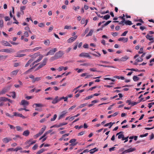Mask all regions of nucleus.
<instances>
[{"label":"nucleus","instance_id":"nucleus-58","mask_svg":"<svg viewBox=\"0 0 154 154\" xmlns=\"http://www.w3.org/2000/svg\"><path fill=\"white\" fill-rule=\"evenodd\" d=\"M8 126H9L10 127V128L11 129H15V127L13 125H10L9 124H8Z\"/></svg>","mask_w":154,"mask_h":154},{"label":"nucleus","instance_id":"nucleus-53","mask_svg":"<svg viewBox=\"0 0 154 154\" xmlns=\"http://www.w3.org/2000/svg\"><path fill=\"white\" fill-rule=\"evenodd\" d=\"M22 51L25 52H30V51L32 52V49H25L24 50H23Z\"/></svg>","mask_w":154,"mask_h":154},{"label":"nucleus","instance_id":"nucleus-21","mask_svg":"<svg viewBox=\"0 0 154 154\" xmlns=\"http://www.w3.org/2000/svg\"><path fill=\"white\" fill-rule=\"evenodd\" d=\"M46 128V126L44 125L43 127L41 129L40 131L38 133H39V134H40L41 135L43 133L44 131L45 130Z\"/></svg>","mask_w":154,"mask_h":154},{"label":"nucleus","instance_id":"nucleus-41","mask_svg":"<svg viewBox=\"0 0 154 154\" xmlns=\"http://www.w3.org/2000/svg\"><path fill=\"white\" fill-rule=\"evenodd\" d=\"M87 103H83L80 105L77 108L78 109L80 108H82L84 106H86L87 105Z\"/></svg>","mask_w":154,"mask_h":154},{"label":"nucleus","instance_id":"nucleus-40","mask_svg":"<svg viewBox=\"0 0 154 154\" xmlns=\"http://www.w3.org/2000/svg\"><path fill=\"white\" fill-rule=\"evenodd\" d=\"M91 65L89 63H85L83 64H82L80 65L81 66H93V65Z\"/></svg>","mask_w":154,"mask_h":154},{"label":"nucleus","instance_id":"nucleus-31","mask_svg":"<svg viewBox=\"0 0 154 154\" xmlns=\"http://www.w3.org/2000/svg\"><path fill=\"white\" fill-rule=\"evenodd\" d=\"M33 61V60L32 59H30L27 62V63L25 65V67H28L29 64Z\"/></svg>","mask_w":154,"mask_h":154},{"label":"nucleus","instance_id":"nucleus-45","mask_svg":"<svg viewBox=\"0 0 154 154\" xmlns=\"http://www.w3.org/2000/svg\"><path fill=\"white\" fill-rule=\"evenodd\" d=\"M22 149V148L20 147H17L15 149H14V151L17 152L18 150Z\"/></svg>","mask_w":154,"mask_h":154},{"label":"nucleus","instance_id":"nucleus-10","mask_svg":"<svg viewBox=\"0 0 154 154\" xmlns=\"http://www.w3.org/2000/svg\"><path fill=\"white\" fill-rule=\"evenodd\" d=\"M136 150V149L135 148H130L124 151L125 153H127L130 152H132Z\"/></svg>","mask_w":154,"mask_h":154},{"label":"nucleus","instance_id":"nucleus-24","mask_svg":"<svg viewBox=\"0 0 154 154\" xmlns=\"http://www.w3.org/2000/svg\"><path fill=\"white\" fill-rule=\"evenodd\" d=\"M42 79V77H36L35 78H34V79L32 80V82L34 83L35 81H39L41 80Z\"/></svg>","mask_w":154,"mask_h":154},{"label":"nucleus","instance_id":"nucleus-51","mask_svg":"<svg viewBox=\"0 0 154 154\" xmlns=\"http://www.w3.org/2000/svg\"><path fill=\"white\" fill-rule=\"evenodd\" d=\"M17 138H20V139L21 138V137L19 135H16L13 138V139L14 140H16Z\"/></svg>","mask_w":154,"mask_h":154},{"label":"nucleus","instance_id":"nucleus-33","mask_svg":"<svg viewBox=\"0 0 154 154\" xmlns=\"http://www.w3.org/2000/svg\"><path fill=\"white\" fill-rule=\"evenodd\" d=\"M8 99L5 97H0V102L3 101H6Z\"/></svg>","mask_w":154,"mask_h":154},{"label":"nucleus","instance_id":"nucleus-38","mask_svg":"<svg viewBox=\"0 0 154 154\" xmlns=\"http://www.w3.org/2000/svg\"><path fill=\"white\" fill-rule=\"evenodd\" d=\"M67 124V123L63 122V123H60L58 125H57V127L59 128V127L62 126L66 125Z\"/></svg>","mask_w":154,"mask_h":154},{"label":"nucleus","instance_id":"nucleus-15","mask_svg":"<svg viewBox=\"0 0 154 154\" xmlns=\"http://www.w3.org/2000/svg\"><path fill=\"white\" fill-rule=\"evenodd\" d=\"M118 41H123L124 42H128V38H124V37H122L119 38L118 39Z\"/></svg>","mask_w":154,"mask_h":154},{"label":"nucleus","instance_id":"nucleus-56","mask_svg":"<svg viewBox=\"0 0 154 154\" xmlns=\"http://www.w3.org/2000/svg\"><path fill=\"white\" fill-rule=\"evenodd\" d=\"M29 34L27 32H25L24 33V36L26 37H28L29 36Z\"/></svg>","mask_w":154,"mask_h":154},{"label":"nucleus","instance_id":"nucleus-46","mask_svg":"<svg viewBox=\"0 0 154 154\" xmlns=\"http://www.w3.org/2000/svg\"><path fill=\"white\" fill-rule=\"evenodd\" d=\"M124 135L122 134H120L118 136V138L119 139H120L122 138V139L124 137Z\"/></svg>","mask_w":154,"mask_h":154},{"label":"nucleus","instance_id":"nucleus-5","mask_svg":"<svg viewBox=\"0 0 154 154\" xmlns=\"http://www.w3.org/2000/svg\"><path fill=\"white\" fill-rule=\"evenodd\" d=\"M14 51V50L11 48L10 49H4L0 50V52H5L8 53L12 52Z\"/></svg>","mask_w":154,"mask_h":154},{"label":"nucleus","instance_id":"nucleus-47","mask_svg":"<svg viewBox=\"0 0 154 154\" xmlns=\"http://www.w3.org/2000/svg\"><path fill=\"white\" fill-rule=\"evenodd\" d=\"M3 20H0V28H2L3 26Z\"/></svg>","mask_w":154,"mask_h":154},{"label":"nucleus","instance_id":"nucleus-22","mask_svg":"<svg viewBox=\"0 0 154 154\" xmlns=\"http://www.w3.org/2000/svg\"><path fill=\"white\" fill-rule=\"evenodd\" d=\"M7 91V89L5 88L2 89V90L0 91V95L4 94Z\"/></svg>","mask_w":154,"mask_h":154},{"label":"nucleus","instance_id":"nucleus-30","mask_svg":"<svg viewBox=\"0 0 154 154\" xmlns=\"http://www.w3.org/2000/svg\"><path fill=\"white\" fill-rule=\"evenodd\" d=\"M8 56H3L2 55H0V60H5L7 57Z\"/></svg>","mask_w":154,"mask_h":154},{"label":"nucleus","instance_id":"nucleus-55","mask_svg":"<svg viewBox=\"0 0 154 154\" xmlns=\"http://www.w3.org/2000/svg\"><path fill=\"white\" fill-rule=\"evenodd\" d=\"M111 22V20H109L107 22L105 23L103 26V27H104L105 26H107L109 23H110Z\"/></svg>","mask_w":154,"mask_h":154},{"label":"nucleus","instance_id":"nucleus-4","mask_svg":"<svg viewBox=\"0 0 154 154\" xmlns=\"http://www.w3.org/2000/svg\"><path fill=\"white\" fill-rule=\"evenodd\" d=\"M57 51V49L56 48L52 49L47 53L46 56H48L49 55H53Z\"/></svg>","mask_w":154,"mask_h":154},{"label":"nucleus","instance_id":"nucleus-3","mask_svg":"<svg viewBox=\"0 0 154 154\" xmlns=\"http://www.w3.org/2000/svg\"><path fill=\"white\" fill-rule=\"evenodd\" d=\"M80 57H87L89 59H91V56L88 53L82 52L81 53L79 56Z\"/></svg>","mask_w":154,"mask_h":154},{"label":"nucleus","instance_id":"nucleus-57","mask_svg":"<svg viewBox=\"0 0 154 154\" xmlns=\"http://www.w3.org/2000/svg\"><path fill=\"white\" fill-rule=\"evenodd\" d=\"M139 103V102H131V105L132 106H134L137 104Z\"/></svg>","mask_w":154,"mask_h":154},{"label":"nucleus","instance_id":"nucleus-34","mask_svg":"<svg viewBox=\"0 0 154 154\" xmlns=\"http://www.w3.org/2000/svg\"><path fill=\"white\" fill-rule=\"evenodd\" d=\"M125 24L127 25H131L132 24L131 21L130 20H126L125 22Z\"/></svg>","mask_w":154,"mask_h":154},{"label":"nucleus","instance_id":"nucleus-50","mask_svg":"<svg viewBox=\"0 0 154 154\" xmlns=\"http://www.w3.org/2000/svg\"><path fill=\"white\" fill-rule=\"evenodd\" d=\"M16 128L17 131H22L23 130L22 128L20 126H17Z\"/></svg>","mask_w":154,"mask_h":154},{"label":"nucleus","instance_id":"nucleus-49","mask_svg":"<svg viewBox=\"0 0 154 154\" xmlns=\"http://www.w3.org/2000/svg\"><path fill=\"white\" fill-rule=\"evenodd\" d=\"M38 26L40 27H44L45 26V24L42 23H40L38 24Z\"/></svg>","mask_w":154,"mask_h":154},{"label":"nucleus","instance_id":"nucleus-12","mask_svg":"<svg viewBox=\"0 0 154 154\" xmlns=\"http://www.w3.org/2000/svg\"><path fill=\"white\" fill-rule=\"evenodd\" d=\"M19 70L18 69H16L15 70H14V71L10 73V75L11 77H13L14 76H15L16 75L18 72H19Z\"/></svg>","mask_w":154,"mask_h":154},{"label":"nucleus","instance_id":"nucleus-29","mask_svg":"<svg viewBox=\"0 0 154 154\" xmlns=\"http://www.w3.org/2000/svg\"><path fill=\"white\" fill-rule=\"evenodd\" d=\"M50 43V40L48 39L44 41V43L46 45H49Z\"/></svg>","mask_w":154,"mask_h":154},{"label":"nucleus","instance_id":"nucleus-14","mask_svg":"<svg viewBox=\"0 0 154 154\" xmlns=\"http://www.w3.org/2000/svg\"><path fill=\"white\" fill-rule=\"evenodd\" d=\"M67 113V112L66 111H64L62 112L61 114L60 115L59 117V119H62L63 117L65 114Z\"/></svg>","mask_w":154,"mask_h":154},{"label":"nucleus","instance_id":"nucleus-39","mask_svg":"<svg viewBox=\"0 0 154 154\" xmlns=\"http://www.w3.org/2000/svg\"><path fill=\"white\" fill-rule=\"evenodd\" d=\"M96 68H91L89 69V70L91 71H92V72H100L99 71H97L96 70Z\"/></svg>","mask_w":154,"mask_h":154},{"label":"nucleus","instance_id":"nucleus-2","mask_svg":"<svg viewBox=\"0 0 154 154\" xmlns=\"http://www.w3.org/2000/svg\"><path fill=\"white\" fill-rule=\"evenodd\" d=\"M47 59L46 58H45L43 60L42 63H39L40 65L36 69V70H37L45 66L46 65L47 63Z\"/></svg>","mask_w":154,"mask_h":154},{"label":"nucleus","instance_id":"nucleus-59","mask_svg":"<svg viewBox=\"0 0 154 154\" xmlns=\"http://www.w3.org/2000/svg\"><path fill=\"white\" fill-rule=\"evenodd\" d=\"M93 97V96L92 95H90V96H89L86 97L85 99L86 100H88V99H90L92 98Z\"/></svg>","mask_w":154,"mask_h":154},{"label":"nucleus","instance_id":"nucleus-52","mask_svg":"<svg viewBox=\"0 0 154 154\" xmlns=\"http://www.w3.org/2000/svg\"><path fill=\"white\" fill-rule=\"evenodd\" d=\"M38 147V145L37 144H35L34 146L32 147V149L33 150H35L37 149V147Z\"/></svg>","mask_w":154,"mask_h":154},{"label":"nucleus","instance_id":"nucleus-27","mask_svg":"<svg viewBox=\"0 0 154 154\" xmlns=\"http://www.w3.org/2000/svg\"><path fill=\"white\" fill-rule=\"evenodd\" d=\"M14 116H17L20 117L22 118H24V116H23V115L19 113L18 114L16 112H14Z\"/></svg>","mask_w":154,"mask_h":154},{"label":"nucleus","instance_id":"nucleus-18","mask_svg":"<svg viewBox=\"0 0 154 154\" xmlns=\"http://www.w3.org/2000/svg\"><path fill=\"white\" fill-rule=\"evenodd\" d=\"M30 132L29 130L25 131L23 133V135L25 136H28Z\"/></svg>","mask_w":154,"mask_h":154},{"label":"nucleus","instance_id":"nucleus-11","mask_svg":"<svg viewBox=\"0 0 154 154\" xmlns=\"http://www.w3.org/2000/svg\"><path fill=\"white\" fill-rule=\"evenodd\" d=\"M29 104V102L24 100H22L20 103V105H23L24 106H27Z\"/></svg>","mask_w":154,"mask_h":154},{"label":"nucleus","instance_id":"nucleus-17","mask_svg":"<svg viewBox=\"0 0 154 154\" xmlns=\"http://www.w3.org/2000/svg\"><path fill=\"white\" fill-rule=\"evenodd\" d=\"M146 38L149 41L153 40L154 38L152 35H150L149 34H147L146 36Z\"/></svg>","mask_w":154,"mask_h":154},{"label":"nucleus","instance_id":"nucleus-44","mask_svg":"<svg viewBox=\"0 0 154 154\" xmlns=\"http://www.w3.org/2000/svg\"><path fill=\"white\" fill-rule=\"evenodd\" d=\"M41 48H42L40 47H36V48H34L33 49H32V52H33V51H36L38 50L41 49Z\"/></svg>","mask_w":154,"mask_h":154},{"label":"nucleus","instance_id":"nucleus-42","mask_svg":"<svg viewBox=\"0 0 154 154\" xmlns=\"http://www.w3.org/2000/svg\"><path fill=\"white\" fill-rule=\"evenodd\" d=\"M45 151L44 149H42L37 152L36 154H40L43 152Z\"/></svg>","mask_w":154,"mask_h":154},{"label":"nucleus","instance_id":"nucleus-9","mask_svg":"<svg viewBox=\"0 0 154 154\" xmlns=\"http://www.w3.org/2000/svg\"><path fill=\"white\" fill-rule=\"evenodd\" d=\"M77 38V36L75 35L74 37H72L70 38L67 40V42L68 43H71L74 41Z\"/></svg>","mask_w":154,"mask_h":154},{"label":"nucleus","instance_id":"nucleus-16","mask_svg":"<svg viewBox=\"0 0 154 154\" xmlns=\"http://www.w3.org/2000/svg\"><path fill=\"white\" fill-rule=\"evenodd\" d=\"M68 69V67L67 66L64 67L62 66L58 68V70L60 72L63 69L64 70H66L67 69Z\"/></svg>","mask_w":154,"mask_h":154},{"label":"nucleus","instance_id":"nucleus-6","mask_svg":"<svg viewBox=\"0 0 154 154\" xmlns=\"http://www.w3.org/2000/svg\"><path fill=\"white\" fill-rule=\"evenodd\" d=\"M12 140V139L10 137H6L3 139L2 141L3 142L5 143H7L9 142Z\"/></svg>","mask_w":154,"mask_h":154},{"label":"nucleus","instance_id":"nucleus-48","mask_svg":"<svg viewBox=\"0 0 154 154\" xmlns=\"http://www.w3.org/2000/svg\"><path fill=\"white\" fill-rule=\"evenodd\" d=\"M57 117V115L56 114H54V116L53 118H51V121H54L55 119H56Z\"/></svg>","mask_w":154,"mask_h":154},{"label":"nucleus","instance_id":"nucleus-1","mask_svg":"<svg viewBox=\"0 0 154 154\" xmlns=\"http://www.w3.org/2000/svg\"><path fill=\"white\" fill-rule=\"evenodd\" d=\"M64 54V53L63 51H59L56 53L54 56V57H51L50 59L51 60H54L60 58L63 56Z\"/></svg>","mask_w":154,"mask_h":154},{"label":"nucleus","instance_id":"nucleus-61","mask_svg":"<svg viewBox=\"0 0 154 154\" xmlns=\"http://www.w3.org/2000/svg\"><path fill=\"white\" fill-rule=\"evenodd\" d=\"M85 18H82V19L81 20V24H84L85 23Z\"/></svg>","mask_w":154,"mask_h":154},{"label":"nucleus","instance_id":"nucleus-13","mask_svg":"<svg viewBox=\"0 0 154 154\" xmlns=\"http://www.w3.org/2000/svg\"><path fill=\"white\" fill-rule=\"evenodd\" d=\"M43 56L42 55H40L39 57V58L37 60L35 61L32 63V65H33L35 63L39 62L43 58Z\"/></svg>","mask_w":154,"mask_h":154},{"label":"nucleus","instance_id":"nucleus-19","mask_svg":"<svg viewBox=\"0 0 154 154\" xmlns=\"http://www.w3.org/2000/svg\"><path fill=\"white\" fill-rule=\"evenodd\" d=\"M58 97L56 96L55 97V98L54 99L52 102V103L53 104H55L57 103L58 102L59 100H58Z\"/></svg>","mask_w":154,"mask_h":154},{"label":"nucleus","instance_id":"nucleus-25","mask_svg":"<svg viewBox=\"0 0 154 154\" xmlns=\"http://www.w3.org/2000/svg\"><path fill=\"white\" fill-rule=\"evenodd\" d=\"M98 149H97L96 148H95L93 149H91L89 151H90V153L91 154H93L95 152H96L98 150Z\"/></svg>","mask_w":154,"mask_h":154},{"label":"nucleus","instance_id":"nucleus-7","mask_svg":"<svg viewBox=\"0 0 154 154\" xmlns=\"http://www.w3.org/2000/svg\"><path fill=\"white\" fill-rule=\"evenodd\" d=\"M36 141L35 140H32V139H31L26 141L25 143L26 144H29V146H30V145L35 143L36 142Z\"/></svg>","mask_w":154,"mask_h":154},{"label":"nucleus","instance_id":"nucleus-20","mask_svg":"<svg viewBox=\"0 0 154 154\" xmlns=\"http://www.w3.org/2000/svg\"><path fill=\"white\" fill-rule=\"evenodd\" d=\"M40 55V53L39 52L35 53L33 55V57L32 59L33 60L35 59L38 56L39 57Z\"/></svg>","mask_w":154,"mask_h":154},{"label":"nucleus","instance_id":"nucleus-23","mask_svg":"<svg viewBox=\"0 0 154 154\" xmlns=\"http://www.w3.org/2000/svg\"><path fill=\"white\" fill-rule=\"evenodd\" d=\"M33 106H35L36 107H42L45 106L44 105H43L42 103H34L33 105Z\"/></svg>","mask_w":154,"mask_h":154},{"label":"nucleus","instance_id":"nucleus-28","mask_svg":"<svg viewBox=\"0 0 154 154\" xmlns=\"http://www.w3.org/2000/svg\"><path fill=\"white\" fill-rule=\"evenodd\" d=\"M115 123V122H113L112 123L111 122H110L109 123H107V124H106L105 125H104V126L105 127H107V126H108L109 125V128H110L112 126V125L113 124H114Z\"/></svg>","mask_w":154,"mask_h":154},{"label":"nucleus","instance_id":"nucleus-60","mask_svg":"<svg viewBox=\"0 0 154 154\" xmlns=\"http://www.w3.org/2000/svg\"><path fill=\"white\" fill-rule=\"evenodd\" d=\"M128 32V31H126L124 32L123 33H122L121 35V36H125L126 35V34Z\"/></svg>","mask_w":154,"mask_h":154},{"label":"nucleus","instance_id":"nucleus-35","mask_svg":"<svg viewBox=\"0 0 154 154\" xmlns=\"http://www.w3.org/2000/svg\"><path fill=\"white\" fill-rule=\"evenodd\" d=\"M26 56L25 54H20L18 53H17L16 55L15 56V57H22Z\"/></svg>","mask_w":154,"mask_h":154},{"label":"nucleus","instance_id":"nucleus-8","mask_svg":"<svg viewBox=\"0 0 154 154\" xmlns=\"http://www.w3.org/2000/svg\"><path fill=\"white\" fill-rule=\"evenodd\" d=\"M1 43L2 45L6 46L11 47V45L8 42L5 41L4 40H2L1 41Z\"/></svg>","mask_w":154,"mask_h":154},{"label":"nucleus","instance_id":"nucleus-32","mask_svg":"<svg viewBox=\"0 0 154 154\" xmlns=\"http://www.w3.org/2000/svg\"><path fill=\"white\" fill-rule=\"evenodd\" d=\"M128 59V57L127 56H125L121 58V60L123 61H126Z\"/></svg>","mask_w":154,"mask_h":154},{"label":"nucleus","instance_id":"nucleus-64","mask_svg":"<svg viewBox=\"0 0 154 154\" xmlns=\"http://www.w3.org/2000/svg\"><path fill=\"white\" fill-rule=\"evenodd\" d=\"M10 42L11 44L16 45H17L19 44L18 43L12 41H10Z\"/></svg>","mask_w":154,"mask_h":154},{"label":"nucleus","instance_id":"nucleus-43","mask_svg":"<svg viewBox=\"0 0 154 154\" xmlns=\"http://www.w3.org/2000/svg\"><path fill=\"white\" fill-rule=\"evenodd\" d=\"M110 16L109 14H107L104 16L103 17V19L104 20H108L110 18Z\"/></svg>","mask_w":154,"mask_h":154},{"label":"nucleus","instance_id":"nucleus-62","mask_svg":"<svg viewBox=\"0 0 154 154\" xmlns=\"http://www.w3.org/2000/svg\"><path fill=\"white\" fill-rule=\"evenodd\" d=\"M21 11L24 14V11H23L25 9V6H21L20 7Z\"/></svg>","mask_w":154,"mask_h":154},{"label":"nucleus","instance_id":"nucleus-54","mask_svg":"<svg viewBox=\"0 0 154 154\" xmlns=\"http://www.w3.org/2000/svg\"><path fill=\"white\" fill-rule=\"evenodd\" d=\"M143 58H137L136 60V61H137V62H142V61H143Z\"/></svg>","mask_w":154,"mask_h":154},{"label":"nucleus","instance_id":"nucleus-37","mask_svg":"<svg viewBox=\"0 0 154 154\" xmlns=\"http://www.w3.org/2000/svg\"><path fill=\"white\" fill-rule=\"evenodd\" d=\"M139 78H138L137 76L134 75L133 77V79L134 81L135 82L138 81L139 80Z\"/></svg>","mask_w":154,"mask_h":154},{"label":"nucleus","instance_id":"nucleus-36","mask_svg":"<svg viewBox=\"0 0 154 154\" xmlns=\"http://www.w3.org/2000/svg\"><path fill=\"white\" fill-rule=\"evenodd\" d=\"M118 113L117 112H116L114 113H113L112 115H110L109 116H108L107 118H110L111 117L115 116H116V115H118Z\"/></svg>","mask_w":154,"mask_h":154},{"label":"nucleus","instance_id":"nucleus-63","mask_svg":"<svg viewBox=\"0 0 154 154\" xmlns=\"http://www.w3.org/2000/svg\"><path fill=\"white\" fill-rule=\"evenodd\" d=\"M40 135H41L40 134H39V133H38L34 136V138L35 139H36Z\"/></svg>","mask_w":154,"mask_h":154},{"label":"nucleus","instance_id":"nucleus-26","mask_svg":"<svg viewBox=\"0 0 154 154\" xmlns=\"http://www.w3.org/2000/svg\"><path fill=\"white\" fill-rule=\"evenodd\" d=\"M94 32V30L93 29H91L88 34L86 35V37H87L89 36H91Z\"/></svg>","mask_w":154,"mask_h":154}]
</instances>
